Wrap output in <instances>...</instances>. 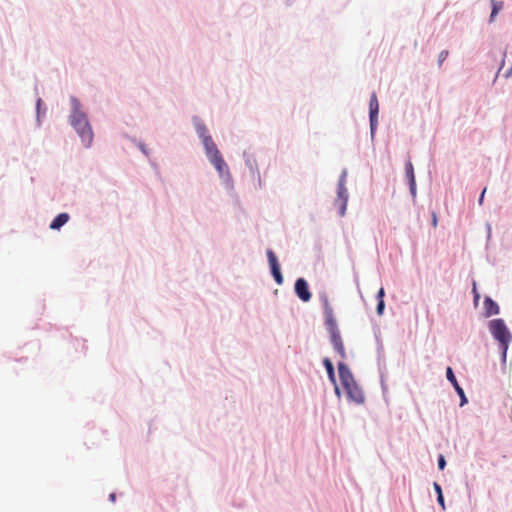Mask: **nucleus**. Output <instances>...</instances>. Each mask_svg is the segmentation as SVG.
<instances>
[{"label":"nucleus","instance_id":"obj_1","mask_svg":"<svg viewBox=\"0 0 512 512\" xmlns=\"http://www.w3.org/2000/svg\"><path fill=\"white\" fill-rule=\"evenodd\" d=\"M72 114L70 116V123L77 131L85 147H89L93 141V132L86 118V115L81 111L79 101L72 97Z\"/></svg>","mask_w":512,"mask_h":512},{"label":"nucleus","instance_id":"obj_2","mask_svg":"<svg viewBox=\"0 0 512 512\" xmlns=\"http://www.w3.org/2000/svg\"><path fill=\"white\" fill-rule=\"evenodd\" d=\"M489 331L495 340L499 342L502 350L503 360L506 359L508 346L512 340V335L503 319H493L489 322Z\"/></svg>","mask_w":512,"mask_h":512},{"label":"nucleus","instance_id":"obj_3","mask_svg":"<svg viewBox=\"0 0 512 512\" xmlns=\"http://www.w3.org/2000/svg\"><path fill=\"white\" fill-rule=\"evenodd\" d=\"M345 181H346V172L344 171L339 179L338 182V199L340 200V215L344 216L347 202H348V192L345 187Z\"/></svg>","mask_w":512,"mask_h":512},{"label":"nucleus","instance_id":"obj_4","mask_svg":"<svg viewBox=\"0 0 512 512\" xmlns=\"http://www.w3.org/2000/svg\"><path fill=\"white\" fill-rule=\"evenodd\" d=\"M379 103L376 93H372L369 103V114H370V128L371 132L374 133L377 122H378Z\"/></svg>","mask_w":512,"mask_h":512},{"label":"nucleus","instance_id":"obj_5","mask_svg":"<svg viewBox=\"0 0 512 512\" xmlns=\"http://www.w3.org/2000/svg\"><path fill=\"white\" fill-rule=\"evenodd\" d=\"M268 262L271 268L272 275L277 284L283 283V276L280 271V266L275 253L272 250L267 251Z\"/></svg>","mask_w":512,"mask_h":512},{"label":"nucleus","instance_id":"obj_6","mask_svg":"<svg viewBox=\"0 0 512 512\" xmlns=\"http://www.w3.org/2000/svg\"><path fill=\"white\" fill-rule=\"evenodd\" d=\"M295 293L303 302H308L311 299V293L305 279L299 278L296 280Z\"/></svg>","mask_w":512,"mask_h":512},{"label":"nucleus","instance_id":"obj_7","mask_svg":"<svg viewBox=\"0 0 512 512\" xmlns=\"http://www.w3.org/2000/svg\"><path fill=\"white\" fill-rule=\"evenodd\" d=\"M348 396L354 402L361 404L364 402L365 397L362 389L357 385L356 382L350 383L349 386H344Z\"/></svg>","mask_w":512,"mask_h":512},{"label":"nucleus","instance_id":"obj_8","mask_svg":"<svg viewBox=\"0 0 512 512\" xmlns=\"http://www.w3.org/2000/svg\"><path fill=\"white\" fill-rule=\"evenodd\" d=\"M446 376H447V379L451 382V384L455 388L457 394L460 396V398H461V406H463L465 403H467V398L465 396V393H464L463 389L458 384L457 379H456V377H455L451 367L447 368Z\"/></svg>","mask_w":512,"mask_h":512},{"label":"nucleus","instance_id":"obj_9","mask_svg":"<svg viewBox=\"0 0 512 512\" xmlns=\"http://www.w3.org/2000/svg\"><path fill=\"white\" fill-rule=\"evenodd\" d=\"M338 371H339V377L341 380V383L344 386H349L350 383L355 382L353 375L347 365H345L343 362H340L338 364Z\"/></svg>","mask_w":512,"mask_h":512},{"label":"nucleus","instance_id":"obj_10","mask_svg":"<svg viewBox=\"0 0 512 512\" xmlns=\"http://www.w3.org/2000/svg\"><path fill=\"white\" fill-rule=\"evenodd\" d=\"M330 336L334 349L337 351L340 357L344 359L346 357V352L339 330L331 332Z\"/></svg>","mask_w":512,"mask_h":512},{"label":"nucleus","instance_id":"obj_11","mask_svg":"<svg viewBox=\"0 0 512 512\" xmlns=\"http://www.w3.org/2000/svg\"><path fill=\"white\" fill-rule=\"evenodd\" d=\"M209 160L211 163L215 166V168L222 173L224 169L226 168V163L223 160L221 154L219 151H214L213 154L209 155Z\"/></svg>","mask_w":512,"mask_h":512},{"label":"nucleus","instance_id":"obj_12","mask_svg":"<svg viewBox=\"0 0 512 512\" xmlns=\"http://www.w3.org/2000/svg\"><path fill=\"white\" fill-rule=\"evenodd\" d=\"M209 160L211 163L215 166V168L222 173L224 169L226 168V163L223 160L221 154L219 151H214L213 154L209 155Z\"/></svg>","mask_w":512,"mask_h":512},{"label":"nucleus","instance_id":"obj_13","mask_svg":"<svg viewBox=\"0 0 512 512\" xmlns=\"http://www.w3.org/2000/svg\"><path fill=\"white\" fill-rule=\"evenodd\" d=\"M325 318L329 333L338 331L337 322L336 319L334 318L333 311L330 307H326L325 309Z\"/></svg>","mask_w":512,"mask_h":512},{"label":"nucleus","instance_id":"obj_14","mask_svg":"<svg viewBox=\"0 0 512 512\" xmlns=\"http://www.w3.org/2000/svg\"><path fill=\"white\" fill-rule=\"evenodd\" d=\"M406 175L409 179L410 184V191L413 196L416 195V182H415V176H414V169L411 162H408L406 164Z\"/></svg>","mask_w":512,"mask_h":512},{"label":"nucleus","instance_id":"obj_15","mask_svg":"<svg viewBox=\"0 0 512 512\" xmlns=\"http://www.w3.org/2000/svg\"><path fill=\"white\" fill-rule=\"evenodd\" d=\"M484 308L487 316L496 315L499 313V306L490 297L485 298Z\"/></svg>","mask_w":512,"mask_h":512},{"label":"nucleus","instance_id":"obj_16","mask_svg":"<svg viewBox=\"0 0 512 512\" xmlns=\"http://www.w3.org/2000/svg\"><path fill=\"white\" fill-rule=\"evenodd\" d=\"M69 220V215L67 213H61L54 218V220L50 224V228L57 230L65 225Z\"/></svg>","mask_w":512,"mask_h":512},{"label":"nucleus","instance_id":"obj_17","mask_svg":"<svg viewBox=\"0 0 512 512\" xmlns=\"http://www.w3.org/2000/svg\"><path fill=\"white\" fill-rule=\"evenodd\" d=\"M323 364L326 368V371H327V374H328V377H329V380L333 383V384H336V377H335V372H334V367H333V364L332 362L330 361L329 358H325L323 360Z\"/></svg>","mask_w":512,"mask_h":512},{"label":"nucleus","instance_id":"obj_18","mask_svg":"<svg viewBox=\"0 0 512 512\" xmlns=\"http://www.w3.org/2000/svg\"><path fill=\"white\" fill-rule=\"evenodd\" d=\"M203 144L206 149L207 155H211L214 153V151H219L213 142L211 136H204Z\"/></svg>","mask_w":512,"mask_h":512},{"label":"nucleus","instance_id":"obj_19","mask_svg":"<svg viewBox=\"0 0 512 512\" xmlns=\"http://www.w3.org/2000/svg\"><path fill=\"white\" fill-rule=\"evenodd\" d=\"M491 5H492V11H491V14H490V22H493L495 17H496V15L499 13V11L502 10L503 2L502 1L491 0Z\"/></svg>","mask_w":512,"mask_h":512},{"label":"nucleus","instance_id":"obj_20","mask_svg":"<svg viewBox=\"0 0 512 512\" xmlns=\"http://www.w3.org/2000/svg\"><path fill=\"white\" fill-rule=\"evenodd\" d=\"M434 488H435V491L437 493V501H438V503L442 506L443 509H445L444 497H443V494H442L441 486L438 483H434Z\"/></svg>","mask_w":512,"mask_h":512},{"label":"nucleus","instance_id":"obj_21","mask_svg":"<svg viewBox=\"0 0 512 512\" xmlns=\"http://www.w3.org/2000/svg\"><path fill=\"white\" fill-rule=\"evenodd\" d=\"M196 130H197L198 135L202 138V140L204 139V136H208L206 134L207 133V129H206L204 124H202V123L197 124L196 125Z\"/></svg>","mask_w":512,"mask_h":512},{"label":"nucleus","instance_id":"obj_22","mask_svg":"<svg viewBox=\"0 0 512 512\" xmlns=\"http://www.w3.org/2000/svg\"><path fill=\"white\" fill-rule=\"evenodd\" d=\"M448 56V51L447 50H443L440 52V54L438 55V63L439 65H441L447 58Z\"/></svg>","mask_w":512,"mask_h":512},{"label":"nucleus","instance_id":"obj_23","mask_svg":"<svg viewBox=\"0 0 512 512\" xmlns=\"http://www.w3.org/2000/svg\"><path fill=\"white\" fill-rule=\"evenodd\" d=\"M384 307H385L384 299H380V301L378 302V305H377V313H378L379 315H382V314H383Z\"/></svg>","mask_w":512,"mask_h":512},{"label":"nucleus","instance_id":"obj_24","mask_svg":"<svg viewBox=\"0 0 512 512\" xmlns=\"http://www.w3.org/2000/svg\"><path fill=\"white\" fill-rule=\"evenodd\" d=\"M446 461L443 455H440L438 458V466L440 470H443L445 468Z\"/></svg>","mask_w":512,"mask_h":512},{"label":"nucleus","instance_id":"obj_25","mask_svg":"<svg viewBox=\"0 0 512 512\" xmlns=\"http://www.w3.org/2000/svg\"><path fill=\"white\" fill-rule=\"evenodd\" d=\"M384 296H385V291H384V288H383V287H381V288L379 289L378 293H377V298H378V300L380 301V299H383V298H384Z\"/></svg>","mask_w":512,"mask_h":512},{"label":"nucleus","instance_id":"obj_26","mask_svg":"<svg viewBox=\"0 0 512 512\" xmlns=\"http://www.w3.org/2000/svg\"><path fill=\"white\" fill-rule=\"evenodd\" d=\"M473 293H474V298H475V301H478L479 300V293L476 289V283L473 284Z\"/></svg>","mask_w":512,"mask_h":512},{"label":"nucleus","instance_id":"obj_27","mask_svg":"<svg viewBox=\"0 0 512 512\" xmlns=\"http://www.w3.org/2000/svg\"><path fill=\"white\" fill-rule=\"evenodd\" d=\"M437 222H438L437 215H436V213H435V212H433V213H432V225H433L434 227H436V226H437Z\"/></svg>","mask_w":512,"mask_h":512},{"label":"nucleus","instance_id":"obj_28","mask_svg":"<svg viewBox=\"0 0 512 512\" xmlns=\"http://www.w3.org/2000/svg\"><path fill=\"white\" fill-rule=\"evenodd\" d=\"M485 192H486V189H484V190L482 191L481 195H480V198H479V203H480V204H482V202H483V198H484V194H485Z\"/></svg>","mask_w":512,"mask_h":512},{"label":"nucleus","instance_id":"obj_29","mask_svg":"<svg viewBox=\"0 0 512 512\" xmlns=\"http://www.w3.org/2000/svg\"><path fill=\"white\" fill-rule=\"evenodd\" d=\"M110 499H111L112 501H114V500H115V494H114V493L110 494Z\"/></svg>","mask_w":512,"mask_h":512}]
</instances>
